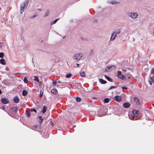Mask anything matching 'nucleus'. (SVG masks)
Returning <instances> with one entry per match:
<instances>
[{"mask_svg":"<svg viewBox=\"0 0 154 154\" xmlns=\"http://www.w3.org/2000/svg\"><path fill=\"white\" fill-rule=\"evenodd\" d=\"M77 85H78V86H79L80 87V85H81V84L80 83H78Z\"/></svg>","mask_w":154,"mask_h":154,"instance_id":"48","label":"nucleus"},{"mask_svg":"<svg viewBox=\"0 0 154 154\" xmlns=\"http://www.w3.org/2000/svg\"><path fill=\"white\" fill-rule=\"evenodd\" d=\"M115 68H116V67L115 68H114V67H112V69H115Z\"/></svg>","mask_w":154,"mask_h":154,"instance_id":"54","label":"nucleus"},{"mask_svg":"<svg viewBox=\"0 0 154 154\" xmlns=\"http://www.w3.org/2000/svg\"><path fill=\"white\" fill-rule=\"evenodd\" d=\"M65 37H63V38H64Z\"/></svg>","mask_w":154,"mask_h":154,"instance_id":"63","label":"nucleus"},{"mask_svg":"<svg viewBox=\"0 0 154 154\" xmlns=\"http://www.w3.org/2000/svg\"><path fill=\"white\" fill-rule=\"evenodd\" d=\"M59 19H56L55 20H54V21L52 22L51 23V25H53V24H55V23H56V22Z\"/></svg>","mask_w":154,"mask_h":154,"instance_id":"26","label":"nucleus"},{"mask_svg":"<svg viewBox=\"0 0 154 154\" xmlns=\"http://www.w3.org/2000/svg\"><path fill=\"white\" fill-rule=\"evenodd\" d=\"M19 98L17 96L15 97L13 99L14 102L16 103H17L19 102Z\"/></svg>","mask_w":154,"mask_h":154,"instance_id":"14","label":"nucleus"},{"mask_svg":"<svg viewBox=\"0 0 154 154\" xmlns=\"http://www.w3.org/2000/svg\"><path fill=\"white\" fill-rule=\"evenodd\" d=\"M29 0H26L23 3L21 4L20 7V13L22 14L24 11L25 7H26L28 5Z\"/></svg>","mask_w":154,"mask_h":154,"instance_id":"3","label":"nucleus"},{"mask_svg":"<svg viewBox=\"0 0 154 154\" xmlns=\"http://www.w3.org/2000/svg\"><path fill=\"white\" fill-rule=\"evenodd\" d=\"M31 112H37V111H36V110L34 108L31 109Z\"/></svg>","mask_w":154,"mask_h":154,"instance_id":"36","label":"nucleus"},{"mask_svg":"<svg viewBox=\"0 0 154 154\" xmlns=\"http://www.w3.org/2000/svg\"><path fill=\"white\" fill-rule=\"evenodd\" d=\"M106 114L105 112H104L103 110L102 109L98 110L97 113L98 116L100 117L104 116L106 115Z\"/></svg>","mask_w":154,"mask_h":154,"instance_id":"6","label":"nucleus"},{"mask_svg":"<svg viewBox=\"0 0 154 154\" xmlns=\"http://www.w3.org/2000/svg\"><path fill=\"white\" fill-rule=\"evenodd\" d=\"M148 81L151 85L153 83L154 84V68L152 69Z\"/></svg>","mask_w":154,"mask_h":154,"instance_id":"2","label":"nucleus"},{"mask_svg":"<svg viewBox=\"0 0 154 154\" xmlns=\"http://www.w3.org/2000/svg\"><path fill=\"white\" fill-rule=\"evenodd\" d=\"M57 83V82L56 81L53 82V86H55V85H56Z\"/></svg>","mask_w":154,"mask_h":154,"instance_id":"35","label":"nucleus"},{"mask_svg":"<svg viewBox=\"0 0 154 154\" xmlns=\"http://www.w3.org/2000/svg\"><path fill=\"white\" fill-rule=\"evenodd\" d=\"M75 99L76 101H77V97H75Z\"/></svg>","mask_w":154,"mask_h":154,"instance_id":"55","label":"nucleus"},{"mask_svg":"<svg viewBox=\"0 0 154 154\" xmlns=\"http://www.w3.org/2000/svg\"><path fill=\"white\" fill-rule=\"evenodd\" d=\"M24 82L25 83H26L28 82V81L26 77H24L23 80Z\"/></svg>","mask_w":154,"mask_h":154,"instance_id":"30","label":"nucleus"},{"mask_svg":"<svg viewBox=\"0 0 154 154\" xmlns=\"http://www.w3.org/2000/svg\"><path fill=\"white\" fill-rule=\"evenodd\" d=\"M73 59L75 60H77V54H75L73 57Z\"/></svg>","mask_w":154,"mask_h":154,"instance_id":"34","label":"nucleus"},{"mask_svg":"<svg viewBox=\"0 0 154 154\" xmlns=\"http://www.w3.org/2000/svg\"><path fill=\"white\" fill-rule=\"evenodd\" d=\"M39 95L41 97H42L43 95V93L40 92Z\"/></svg>","mask_w":154,"mask_h":154,"instance_id":"45","label":"nucleus"},{"mask_svg":"<svg viewBox=\"0 0 154 154\" xmlns=\"http://www.w3.org/2000/svg\"><path fill=\"white\" fill-rule=\"evenodd\" d=\"M123 71H126V70H123Z\"/></svg>","mask_w":154,"mask_h":154,"instance_id":"60","label":"nucleus"},{"mask_svg":"<svg viewBox=\"0 0 154 154\" xmlns=\"http://www.w3.org/2000/svg\"><path fill=\"white\" fill-rule=\"evenodd\" d=\"M49 13H50L49 11H48V10L45 13V14L44 16V17H46L47 16H48L49 15Z\"/></svg>","mask_w":154,"mask_h":154,"instance_id":"25","label":"nucleus"},{"mask_svg":"<svg viewBox=\"0 0 154 154\" xmlns=\"http://www.w3.org/2000/svg\"><path fill=\"white\" fill-rule=\"evenodd\" d=\"M104 76L105 77V78L107 80H108L109 81L111 82H112V80L111 78H110L108 76H107L106 75H104Z\"/></svg>","mask_w":154,"mask_h":154,"instance_id":"19","label":"nucleus"},{"mask_svg":"<svg viewBox=\"0 0 154 154\" xmlns=\"http://www.w3.org/2000/svg\"><path fill=\"white\" fill-rule=\"evenodd\" d=\"M122 90L124 89H127V88L126 87H122Z\"/></svg>","mask_w":154,"mask_h":154,"instance_id":"46","label":"nucleus"},{"mask_svg":"<svg viewBox=\"0 0 154 154\" xmlns=\"http://www.w3.org/2000/svg\"><path fill=\"white\" fill-rule=\"evenodd\" d=\"M145 67L146 69V70H147L148 69V67L147 66H144L143 67L142 69H143V68H144Z\"/></svg>","mask_w":154,"mask_h":154,"instance_id":"40","label":"nucleus"},{"mask_svg":"<svg viewBox=\"0 0 154 154\" xmlns=\"http://www.w3.org/2000/svg\"><path fill=\"white\" fill-rule=\"evenodd\" d=\"M60 85H58L57 86H63V84H62V82H60Z\"/></svg>","mask_w":154,"mask_h":154,"instance_id":"47","label":"nucleus"},{"mask_svg":"<svg viewBox=\"0 0 154 154\" xmlns=\"http://www.w3.org/2000/svg\"><path fill=\"white\" fill-rule=\"evenodd\" d=\"M72 75V74L71 73H68L66 75V77L67 78H68L69 77H70Z\"/></svg>","mask_w":154,"mask_h":154,"instance_id":"33","label":"nucleus"},{"mask_svg":"<svg viewBox=\"0 0 154 154\" xmlns=\"http://www.w3.org/2000/svg\"><path fill=\"white\" fill-rule=\"evenodd\" d=\"M153 35L154 36V31L153 32Z\"/></svg>","mask_w":154,"mask_h":154,"instance_id":"62","label":"nucleus"},{"mask_svg":"<svg viewBox=\"0 0 154 154\" xmlns=\"http://www.w3.org/2000/svg\"><path fill=\"white\" fill-rule=\"evenodd\" d=\"M81 100V99L80 97H78V102H79Z\"/></svg>","mask_w":154,"mask_h":154,"instance_id":"44","label":"nucleus"},{"mask_svg":"<svg viewBox=\"0 0 154 154\" xmlns=\"http://www.w3.org/2000/svg\"><path fill=\"white\" fill-rule=\"evenodd\" d=\"M118 73L119 74L117 75V76L119 78L123 80H125L126 79V77L124 75L121 74V72L120 71H119Z\"/></svg>","mask_w":154,"mask_h":154,"instance_id":"8","label":"nucleus"},{"mask_svg":"<svg viewBox=\"0 0 154 154\" xmlns=\"http://www.w3.org/2000/svg\"><path fill=\"white\" fill-rule=\"evenodd\" d=\"M79 39H80L81 40H83V39L81 37Z\"/></svg>","mask_w":154,"mask_h":154,"instance_id":"50","label":"nucleus"},{"mask_svg":"<svg viewBox=\"0 0 154 154\" xmlns=\"http://www.w3.org/2000/svg\"><path fill=\"white\" fill-rule=\"evenodd\" d=\"M51 93L54 94H58L57 90L55 88H53L51 91Z\"/></svg>","mask_w":154,"mask_h":154,"instance_id":"11","label":"nucleus"},{"mask_svg":"<svg viewBox=\"0 0 154 154\" xmlns=\"http://www.w3.org/2000/svg\"><path fill=\"white\" fill-rule=\"evenodd\" d=\"M77 66H78V67H79V64H78Z\"/></svg>","mask_w":154,"mask_h":154,"instance_id":"58","label":"nucleus"},{"mask_svg":"<svg viewBox=\"0 0 154 154\" xmlns=\"http://www.w3.org/2000/svg\"><path fill=\"white\" fill-rule=\"evenodd\" d=\"M1 102L3 104H6L9 103V101L7 98H3L1 99Z\"/></svg>","mask_w":154,"mask_h":154,"instance_id":"7","label":"nucleus"},{"mask_svg":"<svg viewBox=\"0 0 154 154\" xmlns=\"http://www.w3.org/2000/svg\"><path fill=\"white\" fill-rule=\"evenodd\" d=\"M38 122L40 124H41L43 121V120L42 118V116H38Z\"/></svg>","mask_w":154,"mask_h":154,"instance_id":"16","label":"nucleus"},{"mask_svg":"<svg viewBox=\"0 0 154 154\" xmlns=\"http://www.w3.org/2000/svg\"><path fill=\"white\" fill-rule=\"evenodd\" d=\"M32 129L35 131L37 130V129L36 128H34V126L32 127Z\"/></svg>","mask_w":154,"mask_h":154,"instance_id":"41","label":"nucleus"},{"mask_svg":"<svg viewBox=\"0 0 154 154\" xmlns=\"http://www.w3.org/2000/svg\"><path fill=\"white\" fill-rule=\"evenodd\" d=\"M110 3L113 4H116V1H111L110 2Z\"/></svg>","mask_w":154,"mask_h":154,"instance_id":"37","label":"nucleus"},{"mask_svg":"<svg viewBox=\"0 0 154 154\" xmlns=\"http://www.w3.org/2000/svg\"><path fill=\"white\" fill-rule=\"evenodd\" d=\"M105 72H109V70L108 69V68H107V67L105 69Z\"/></svg>","mask_w":154,"mask_h":154,"instance_id":"42","label":"nucleus"},{"mask_svg":"<svg viewBox=\"0 0 154 154\" xmlns=\"http://www.w3.org/2000/svg\"><path fill=\"white\" fill-rule=\"evenodd\" d=\"M116 88V86H111L110 87L109 90H110L112 89V88Z\"/></svg>","mask_w":154,"mask_h":154,"instance_id":"39","label":"nucleus"},{"mask_svg":"<svg viewBox=\"0 0 154 154\" xmlns=\"http://www.w3.org/2000/svg\"><path fill=\"white\" fill-rule=\"evenodd\" d=\"M121 32L120 30L119 29H117L116 31L113 32L112 35L110 38V40L113 41L114 40L116 37L117 34H119Z\"/></svg>","mask_w":154,"mask_h":154,"instance_id":"4","label":"nucleus"},{"mask_svg":"<svg viewBox=\"0 0 154 154\" xmlns=\"http://www.w3.org/2000/svg\"><path fill=\"white\" fill-rule=\"evenodd\" d=\"M28 94V92L26 90H24L22 92V94L23 96H26Z\"/></svg>","mask_w":154,"mask_h":154,"instance_id":"18","label":"nucleus"},{"mask_svg":"<svg viewBox=\"0 0 154 154\" xmlns=\"http://www.w3.org/2000/svg\"><path fill=\"white\" fill-rule=\"evenodd\" d=\"M4 56V53L3 52H0V58H2Z\"/></svg>","mask_w":154,"mask_h":154,"instance_id":"31","label":"nucleus"},{"mask_svg":"<svg viewBox=\"0 0 154 154\" xmlns=\"http://www.w3.org/2000/svg\"><path fill=\"white\" fill-rule=\"evenodd\" d=\"M134 102L137 105H140V102L139 99L137 97H134Z\"/></svg>","mask_w":154,"mask_h":154,"instance_id":"10","label":"nucleus"},{"mask_svg":"<svg viewBox=\"0 0 154 154\" xmlns=\"http://www.w3.org/2000/svg\"><path fill=\"white\" fill-rule=\"evenodd\" d=\"M38 15V14L37 13H35V14H34L33 16H32L31 17H30V18H31V19L34 18L35 17H36Z\"/></svg>","mask_w":154,"mask_h":154,"instance_id":"27","label":"nucleus"},{"mask_svg":"<svg viewBox=\"0 0 154 154\" xmlns=\"http://www.w3.org/2000/svg\"><path fill=\"white\" fill-rule=\"evenodd\" d=\"M2 92V91L1 90H0V94H1Z\"/></svg>","mask_w":154,"mask_h":154,"instance_id":"52","label":"nucleus"},{"mask_svg":"<svg viewBox=\"0 0 154 154\" xmlns=\"http://www.w3.org/2000/svg\"><path fill=\"white\" fill-rule=\"evenodd\" d=\"M99 82L102 84H105L106 83V81L102 79H99Z\"/></svg>","mask_w":154,"mask_h":154,"instance_id":"17","label":"nucleus"},{"mask_svg":"<svg viewBox=\"0 0 154 154\" xmlns=\"http://www.w3.org/2000/svg\"><path fill=\"white\" fill-rule=\"evenodd\" d=\"M130 104L129 103H124L123 104V106L125 108H128L130 106Z\"/></svg>","mask_w":154,"mask_h":154,"instance_id":"12","label":"nucleus"},{"mask_svg":"<svg viewBox=\"0 0 154 154\" xmlns=\"http://www.w3.org/2000/svg\"><path fill=\"white\" fill-rule=\"evenodd\" d=\"M26 114L27 116L29 118H30V115H31V114H30V112L29 111H26Z\"/></svg>","mask_w":154,"mask_h":154,"instance_id":"23","label":"nucleus"},{"mask_svg":"<svg viewBox=\"0 0 154 154\" xmlns=\"http://www.w3.org/2000/svg\"><path fill=\"white\" fill-rule=\"evenodd\" d=\"M113 99L117 102H119L122 100V97L119 96H116L113 98Z\"/></svg>","mask_w":154,"mask_h":154,"instance_id":"9","label":"nucleus"},{"mask_svg":"<svg viewBox=\"0 0 154 154\" xmlns=\"http://www.w3.org/2000/svg\"><path fill=\"white\" fill-rule=\"evenodd\" d=\"M128 16L133 19H136L138 16V14L136 12H129L127 13Z\"/></svg>","mask_w":154,"mask_h":154,"instance_id":"5","label":"nucleus"},{"mask_svg":"<svg viewBox=\"0 0 154 154\" xmlns=\"http://www.w3.org/2000/svg\"><path fill=\"white\" fill-rule=\"evenodd\" d=\"M61 82H60V81H59L58 82V83H60Z\"/></svg>","mask_w":154,"mask_h":154,"instance_id":"56","label":"nucleus"},{"mask_svg":"<svg viewBox=\"0 0 154 154\" xmlns=\"http://www.w3.org/2000/svg\"><path fill=\"white\" fill-rule=\"evenodd\" d=\"M109 71H110L112 69V67H114V68L116 67V66L114 65H111L107 67Z\"/></svg>","mask_w":154,"mask_h":154,"instance_id":"21","label":"nucleus"},{"mask_svg":"<svg viewBox=\"0 0 154 154\" xmlns=\"http://www.w3.org/2000/svg\"><path fill=\"white\" fill-rule=\"evenodd\" d=\"M94 51L93 50H91L90 51L89 55L90 56H91V55H92L94 54Z\"/></svg>","mask_w":154,"mask_h":154,"instance_id":"32","label":"nucleus"},{"mask_svg":"<svg viewBox=\"0 0 154 154\" xmlns=\"http://www.w3.org/2000/svg\"><path fill=\"white\" fill-rule=\"evenodd\" d=\"M47 107L45 106H44L43 107L42 112L43 113H44L47 111Z\"/></svg>","mask_w":154,"mask_h":154,"instance_id":"20","label":"nucleus"},{"mask_svg":"<svg viewBox=\"0 0 154 154\" xmlns=\"http://www.w3.org/2000/svg\"><path fill=\"white\" fill-rule=\"evenodd\" d=\"M38 11H41L42 10V9L41 8H39L38 9Z\"/></svg>","mask_w":154,"mask_h":154,"instance_id":"49","label":"nucleus"},{"mask_svg":"<svg viewBox=\"0 0 154 154\" xmlns=\"http://www.w3.org/2000/svg\"><path fill=\"white\" fill-rule=\"evenodd\" d=\"M93 99H94V100H97L96 98H95V97H93Z\"/></svg>","mask_w":154,"mask_h":154,"instance_id":"51","label":"nucleus"},{"mask_svg":"<svg viewBox=\"0 0 154 154\" xmlns=\"http://www.w3.org/2000/svg\"><path fill=\"white\" fill-rule=\"evenodd\" d=\"M109 100L108 98H106L104 99V103H106L109 102Z\"/></svg>","mask_w":154,"mask_h":154,"instance_id":"28","label":"nucleus"},{"mask_svg":"<svg viewBox=\"0 0 154 154\" xmlns=\"http://www.w3.org/2000/svg\"><path fill=\"white\" fill-rule=\"evenodd\" d=\"M0 63L2 65H5L6 64V62L4 59H1L0 60Z\"/></svg>","mask_w":154,"mask_h":154,"instance_id":"15","label":"nucleus"},{"mask_svg":"<svg viewBox=\"0 0 154 154\" xmlns=\"http://www.w3.org/2000/svg\"><path fill=\"white\" fill-rule=\"evenodd\" d=\"M40 127L39 125L34 126V128H36L37 129V130H38V129Z\"/></svg>","mask_w":154,"mask_h":154,"instance_id":"38","label":"nucleus"},{"mask_svg":"<svg viewBox=\"0 0 154 154\" xmlns=\"http://www.w3.org/2000/svg\"><path fill=\"white\" fill-rule=\"evenodd\" d=\"M34 80L36 81L37 82H39V80L38 79V77L37 76H35L34 77Z\"/></svg>","mask_w":154,"mask_h":154,"instance_id":"29","label":"nucleus"},{"mask_svg":"<svg viewBox=\"0 0 154 154\" xmlns=\"http://www.w3.org/2000/svg\"><path fill=\"white\" fill-rule=\"evenodd\" d=\"M5 109V107H3V109Z\"/></svg>","mask_w":154,"mask_h":154,"instance_id":"59","label":"nucleus"},{"mask_svg":"<svg viewBox=\"0 0 154 154\" xmlns=\"http://www.w3.org/2000/svg\"><path fill=\"white\" fill-rule=\"evenodd\" d=\"M80 74L81 76L84 77L85 76V72L84 71L82 72H80Z\"/></svg>","mask_w":154,"mask_h":154,"instance_id":"22","label":"nucleus"},{"mask_svg":"<svg viewBox=\"0 0 154 154\" xmlns=\"http://www.w3.org/2000/svg\"><path fill=\"white\" fill-rule=\"evenodd\" d=\"M7 70H8V67H7Z\"/></svg>","mask_w":154,"mask_h":154,"instance_id":"57","label":"nucleus"},{"mask_svg":"<svg viewBox=\"0 0 154 154\" xmlns=\"http://www.w3.org/2000/svg\"><path fill=\"white\" fill-rule=\"evenodd\" d=\"M139 111L136 109H134L132 112V114L129 116V118L132 120H137L140 117Z\"/></svg>","mask_w":154,"mask_h":154,"instance_id":"1","label":"nucleus"},{"mask_svg":"<svg viewBox=\"0 0 154 154\" xmlns=\"http://www.w3.org/2000/svg\"><path fill=\"white\" fill-rule=\"evenodd\" d=\"M76 127V126L75 125L74 126H73V127Z\"/></svg>","mask_w":154,"mask_h":154,"instance_id":"61","label":"nucleus"},{"mask_svg":"<svg viewBox=\"0 0 154 154\" xmlns=\"http://www.w3.org/2000/svg\"><path fill=\"white\" fill-rule=\"evenodd\" d=\"M3 46V43L1 42L0 43V47H1Z\"/></svg>","mask_w":154,"mask_h":154,"instance_id":"43","label":"nucleus"},{"mask_svg":"<svg viewBox=\"0 0 154 154\" xmlns=\"http://www.w3.org/2000/svg\"><path fill=\"white\" fill-rule=\"evenodd\" d=\"M97 21V20H94V22H95Z\"/></svg>","mask_w":154,"mask_h":154,"instance_id":"53","label":"nucleus"},{"mask_svg":"<svg viewBox=\"0 0 154 154\" xmlns=\"http://www.w3.org/2000/svg\"><path fill=\"white\" fill-rule=\"evenodd\" d=\"M17 108L16 107H14L12 108L11 109L13 112H16L17 111Z\"/></svg>","mask_w":154,"mask_h":154,"instance_id":"24","label":"nucleus"},{"mask_svg":"<svg viewBox=\"0 0 154 154\" xmlns=\"http://www.w3.org/2000/svg\"><path fill=\"white\" fill-rule=\"evenodd\" d=\"M83 55V54L82 52H80L78 53V60H80Z\"/></svg>","mask_w":154,"mask_h":154,"instance_id":"13","label":"nucleus"}]
</instances>
